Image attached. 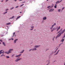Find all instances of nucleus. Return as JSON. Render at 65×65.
I'll use <instances>...</instances> for the list:
<instances>
[{
    "mask_svg": "<svg viewBox=\"0 0 65 65\" xmlns=\"http://www.w3.org/2000/svg\"><path fill=\"white\" fill-rule=\"evenodd\" d=\"M13 49H10L9 51L8 52H5V53L6 54H9V53H11V51H13Z\"/></svg>",
    "mask_w": 65,
    "mask_h": 65,
    "instance_id": "obj_1",
    "label": "nucleus"
},
{
    "mask_svg": "<svg viewBox=\"0 0 65 65\" xmlns=\"http://www.w3.org/2000/svg\"><path fill=\"white\" fill-rule=\"evenodd\" d=\"M62 34V33L61 32L59 33L57 35V36L56 37V39L57 38L59 37H60V36H61V35Z\"/></svg>",
    "mask_w": 65,
    "mask_h": 65,
    "instance_id": "obj_2",
    "label": "nucleus"
},
{
    "mask_svg": "<svg viewBox=\"0 0 65 65\" xmlns=\"http://www.w3.org/2000/svg\"><path fill=\"white\" fill-rule=\"evenodd\" d=\"M4 52L2 50H1L0 51V55H1V54H4Z\"/></svg>",
    "mask_w": 65,
    "mask_h": 65,
    "instance_id": "obj_3",
    "label": "nucleus"
},
{
    "mask_svg": "<svg viewBox=\"0 0 65 65\" xmlns=\"http://www.w3.org/2000/svg\"><path fill=\"white\" fill-rule=\"evenodd\" d=\"M54 9H51L50 10H49V12H52V11H54Z\"/></svg>",
    "mask_w": 65,
    "mask_h": 65,
    "instance_id": "obj_4",
    "label": "nucleus"
},
{
    "mask_svg": "<svg viewBox=\"0 0 65 65\" xmlns=\"http://www.w3.org/2000/svg\"><path fill=\"white\" fill-rule=\"evenodd\" d=\"M61 2V1H58L57 2H56V4H57V3H60Z\"/></svg>",
    "mask_w": 65,
    "mask_h": 65,
    "instance_id": "obj_5",
    "label": "nucleus"
},
{
    "mask_svg": "<svg viewBox=\"0 0 65 65\" xmlns=\"http://www.w3.org/2000/svg\"><path fill=\"white\" fill-rule=\"evenodd\" d=\"M40 46V45H35V47L36 48H37V47H39Z\"/></svg>",
    "mask_w": 65,
    "mask_h": 65,
    "instance_id": "obj_6",
    "label": "nucleus"
},
{
    "mask_svg": "<svg viewBox=\"0 0 65 65\" xmlns=\"http://www.w3.org/2000/svg\"><path fill=\"white\" fill-rule=\"evenodd\" d=\"M17 40H18V39H15V40H14V43H16V41H17Z\"/></svg>",
    "mask_w": 65,
    "mask_h": 65,
    "instance_id": "obj_7",
    "label": "nucleus"
},
{
    "mask_svg": "<svg viewBox=\"0 0 65 65\" xmlns=\"http://www.w3.org/2000/svg\"><path fill=\"white\" fill-rule=\"evenodd\" d=\"M22 54H20L19 55H16L15 56V57H20V56Z\"/></svg>",
    "mask_w": 65,
    "mask_h": 65,
    "instance_id": "obj_8",
    "label": "nucleus"
},
{
    "mask_svg": "<svg viewBox=\"0 0 65 65\" xmlns=\"http://www.w3.org/2000/svg\"><path fill=\"white\" fill-rule=\"evenodd\" d=\"M43 20H46V17H44L43 18Z\"/></svg>",
    "mask_w": 65,
    "mask_h": 65,
    "instance_id": "obj_9",
    "label": "nucleus"
},
{
    "mask_svg": "<svg viewBox=\"0 0 65 65\" xmlns=\"http://www.w3.org/2000/svg\"><path fill=\"white\" fill-rule=\"evenodd\" d=\"M36 48H33L32 49V51H36Z\"/></svg>",
    "mask_w": 65,
    "mask_h": 65,
    "instance_id": "obj_10",
    "label": "nucleus"
},
{
    "mask_svg": "<svg viewBox=\"0 0 65 65\" xmlns=\"http://www.w3.org/2000/svg\"><path fill=\"white\" fill-rule=\"evenodd\" d=\"M59 50H58L57 52V53H56L55 55H57L58 54V53H59Z\"/></svg>",
    "mask_w": 65,
    "mask_h": 65,
    "instance_id": "obj_11",
    "label": "nucleus"
},
{
    "mask_svg": "<svg viewBox=\"0 0 65 65\" xmlns=\"http://www.w3.org/2000/svg\"><path fill=\"white\" fill-rule=\"evenodd\" d=\"M65 29L62 31V32H61V34H63V33L64 32H65Z\"/></svg>",
    "mask_w": 65,
    "mask_h": 65,
    "instance_id": "obj_12",
    "label": "nucleus"
},
{
    "mask_svg": "<svg viewBox=\"0 0 65 65\" xmlns=\"http://www.w3.org/2000/svg\"><path fill=\"white\" fill-rule=\"evenodd\" d=\"M60 29V26H59L58 27V28H57V31H58V30H59V29Z\"/></svg>",
    "mask_w": 65,
    "mask_h": 65,
    "instance_id": "obj_13",
    "label": "nucleus"
},
{
    "mask_svg": "<svg viewBox=\"0 0 65 65\" xmlns=\"http://www.w3.org/2000/svg\"><path fill=\"white\" fill-rule=\"evenodd\" d=\"M3 56H4V57H5V55H4L3 54L1 55V57H2Z\"/></svg>",
    "mask_w": 65,
    "mask_h": 65,
    "instance_id": "obj_14",
    "label": "nucleus"
},
{
    "mask_svg": "<svg viewBox=\"0 0 65 65\" xmlns=\"http://www.w3.org/2000/svg\"><path fill=\"white\" fill-rule=\"evenodd\" d=\"M47 8H51L52 7H51V6H49L47 7Z\"/></svg>",
    "mask_w": 65,
    "mask_h": 65,
    "instance_id": "obj_15",
    "label": "nucleus"
},
{
    "mask_svg": "<svg viewBox=\"0 0 65 65\" xmlns=\"http://www.w3.org/2000/svg\"><path fill=\"white\" fill-rule=\"evenodd\" d=\"M57 5L56 4H55V6H54V7L55 8H57Z\"/></svg>",
    "mask_w": 65,
    "mask_h": 65,
    "instance_id": "obj_16",
    "label": "nucleus"
},
{
    "mask_svg": "<svg viewBox=\"0 0 65 65\" xmlns=\"http://www.w3.org/2000/svg\"><path fill=\"white\" fill-rule=\"evenodd\" d=\"M31 28H33L30 29V30H33V29L34 28V26H33L32 27H31Z\"/></svg>",
    "mask_w": 65,
    "mask_h": 65,
    "instance_id": "obj_17",
    "label": "nucleus"
},
{
    "mask_svg": "<svg viewBox=\"0 0 65 65\" xmlns=\"http://www.w3.org/2000/svg\"><path fill=\"white\" fill-rule=\"evenodd\" d=\"M3 45H4V46H5V45H5V43H4V42H3Z\"/></svg>",
    "mask_w": 65,
    "mask_h": 65,
    "instance_id": "obj_18",
    "label": "nucleus"
},
{
    "mask_svg": "<svg viewBox=\"0 0 65 65\" xmlns=\"http://www.w3.org/2000/svg\"><path fill=\"white\" fill-rule=\"evenodd\" d=\"M20 17H21V16H19L18 17H17V18L16 19V20H17V19H19V18H20Z\"/></svg>",
    "mask_w": 65,
    "mask_h": 65,
    "instance_id": "obj_19",
    "label": "nucleus"
},
{
    "mask_svg": "<svg viewBox=\"0 0 65 65\" xmlns=\"http://www.w3.org/2000/svg\"><path fill=\"white\" fill-rule=\"evenodd\" d=\"M14 16H13L11 18H10L9 19H13V18H14Z\"/></svg>",
    "mask_w": 65,
    "mask_h": 65,
    "instance_id": "obj_20",
    "label": "nucleus"
},
{
    "mask_svg": "<svg viewBox=\"0 0 65 65\" xmlns=\"http://www.w3.org/2000/svg\"><path fill=\"white\" fill-rule=\"evenodd\" d=\"M10 24H11V23H6V25H10Z\"/></svg>",
    "mask_w": 65,
    "mask_h": 65,
    "instance_id": "obj_21",
    "label": "nucleus"
},
{
    "mask_svg": "<svg viewBox=\"0 0 65 65\" xmlns=\"http://www.w3.org/2000/svg\"><path fill=\"white\" fill-rule=\"evenodd\" d=\"M24 52V50H23L22 51L20 52V53H21V54H22V53H23V52Z\"/></svg>",
    "mask_w": 65,
    "mask_h": 65,
    "instance_id": "obj_22",
    "label": "nucleus"
},
{
    "mask_svg": "<svg viewBox=\"0 0 65 65\" xmlns=\"http://www.w3.org/2000/svg\"><path fill=\"white\" fill-rule=\"evenodd\" d=\"M64 39H63L61 41V42H63L64 41Z\"/></svg>",
    "mask_w": 65,
    "mask_h": 65,
    "instance_id": "obj_23",
    "label": "nucleus"
},
{
    "mask_svg": "<svg viewBox=\"0 0 65 65\" xmlns=\"http://www.w3.org/2000/svg\"><path fill=\"white\" fill-rule=\"evenodd\" d=\"M62 28L60 30L59 32H58V33H60L61 32V31H62Z\"/></svg>",
    "mask_w": 65,
    "mask_h": 65,
    "instance_id": "obj_24",
    "label": "nucleus"
},
{
    "mask_svg": "<svg viewBox=\"0 0 65 65\" xmlns=\"http://www.w3.org/2000/svg\"><path fill=\"white\" fill-rule=\"evenodd\" d=\"M6 58H7V59H8V58H9V57L8 56H6Z\"/></svg>",
    "mask_w": 65,
    "mask_h": 65,
    "instance_id": "obj_25",
    "label": "nucleus"
},
{
    "mask_svg": "<svg viewBox=\"0 0 65 65\" xmlns=\"http://www.w3.org/2000/svg\"><path fill=\"white\" fill-rule=\"evenodd\" d=\"M22 60V58H20L19 59H18V61H20V60Z\"/></svg>",
    "mask_w": 65,
    "mask_h": 65,
    "instance_id": "obj_26",
    "label": "nucleus"
},
{
    "mask_svg": "<svg viewBox=\"0 0 65 65\" xmlns=\"http://www.w3.org/2000/svg\"><path fill=\"white\" fill-rule=\"evenodd\" d=\"M54 26V25H52V27L51 28H50L51 29H52V28H53V27Z\"/></svg>",
    "mask_w": 65,
    "mask_h": 65,
    "instance_id": "obj_27",
    "label": "nucleus"
},
{
    "mask_svg": "<svg viewBox=\"0 0 65 65\" xmlns=\"http://www.w3.org/2000/svg\"><path fill=\"white\" fill-rule=\"evenodd\" d=\"M15 32H14L13 34V35L12 36V37H13V36H14V35H15Z\"/></svg>",
    "mask_w": 65,
    "mask_h": 65,
    "instance_id": "obj_28",
    "label": "nucleus"
},
{
    "mask_svg": "<svg viewBox=\"0 0 65 65\" xmlns=\"http://www.w3.org/2000/svg\"><path fill=\"white\" fill-rule=\"evenodd\" d=\"M7 12H6L5 13H4L3 14H6V13H7Z\"/></svg>",
    "mask_w": 65,
    "mask_h": 65,
    "instance_id": "obj_29",
    "label": "nucleus"
},
{
    "mask_svg": "<svg viewBox=\"0 0 65 65\" xmlns=\"http://www.w3.org/2000/svg\"><path fill=\"white\" fill-rule=\"evenodd\" d=\"M18 59H17L15 60V62H18Z\"/></svg>",
    "mask_w": 65,
    "mask_h": 65,
    "instance_id": "obj_30",
    "label": "nucleus"
},
{
    "mask_svg": "<svg viewBox=\"0 0 65 65\" xmlns=\"http://www.w3.org/2000/svg\"><path fill=\"white\" fill-rule=\"evenodd\" d=\"M58 11H59V12H60V11H61V10L60 9H58Z\"/></svg>",
    "mask_w": 65,
    "mask_h": 65,
    "instance_id": "obj_31",
    "label": "nucleus"
},
{
    "mask_svg": "<svg viewBox=\"0 0 65 65\" xmlns=\"http://www.w3.org/2000/svg\"><path fill=\"white\" fill-rule=\"evenodd\" d=\"M56 28H53V30H56Z\"/></svg>",
    "mask_w": 65,
    "mask_h": 65,
    "instance_id": "obj_32",
    "label": "nucleus"
},
{
    "mask_svg": "<svg viewBox=\"0 0 65 65\" xmlns=\"http://www.w3.org/2000/svg\"><path fill=\"white\" fill-rule=\"evenodd\" d=\"M48 62L49 63L48 64H47L46 65H48V64H50V61H49Z\"/></svg>",
    "mask_w": 65,
    "mask_h": 65,
    "instance_id": "obj_33",
    "label": "nucleus"
},
{
    "mask_svg": "<svg viewBox=\"0 0 65 65\" xmlns=\"http://www.w3.org/2000/svg\"><path fill=\"white\" fill-rule=\"evenodd\" d=\"M0 41H1V42H3V41H2V40H0Z\"/></svg>",
    "mask_w": 65,
    "mask_h": 65,
    "instance_id": "obj_34",
    "label": "nucleus"
},
{
    "mask_svg": "<svg viewBox=\"0 0 65 65\" xmlns=\"http://www.w3.org/2000/svg\"><path fill=\"white\" fill-rule=\"evenodd\" d=\"M11 39L12 40H13V38H12V39H10V40H11Z\"/></svg>",
    "mask_w": 65,
    "mask_h": 65,
    "instance_id": "obj_35",
    "label": "nucleus"
},
{
    "mask_svg": "<svg viewBox=\"0 0 65 65\" xmlns=\"http://www.w3.org/2000/svg\"><path fill=\"white\" fill-rule=\"evenodd\" d=\"M14 8V7H12V8L10 9V10H12V9H13Z\"/></svg>",
    "mask_w": 65,
    "mask_h": 65,
    "instance_id": "obj_36",
    "label": "nucleus"
},
{
    "mask_svg": "<svg viewBox=\"0 0 65 65\" xmlns=\"http://www.w3.org/2000/svg\"><path fill=\"white\" fill-rule=\"evenodd\" d=\"M64 8H65V7L62 8V10H63V9H64Z\"/></svg>",
    "mask_w": 65,
    "mask_h": 65,
    "instance_id": "obj_37",
    "label": "nucleus"
},
{
    "mask_svg": "<svg viewBox=\"0 0 65 65\" xmlns=\"http://www.w3.org/2000/svg\"><path fill=\"white\" fill-rule=\"evenodd\" d=\"M24 5V4H22V5H21L20 6L21 7V6H23V5Z\"/></svg>",
    "mask_w": 65,
    "mask_h": 65,
    "instance_id": "obj_38",
    "label": "nucleus"
},
{
    "mask_svg": "<svg viewBox=\"0 0 65 65\" xmlns=\"http://www.w3.org/2000/svg\"><path fill=\"white\" fill-rule=\"evenodd\" d=\"M18 7H19V6H17L15 8H18Z\"/></svg>",
    "mask_w": 65,
    "mask_h": 65,
    "instance_id": "obj_39",
    "label": "nucleus"
},
{
    "mask_svg": "<svg viewBox=\"0 0 65 65\" xmlns=\"http://www.w3.org/2000/svg\"><path fill=\"white\" fill-rule=\"evenodd\" d=\"M57 51V49H56V50L55 51V53H56V51Z\"/></svg>",
    "mask_w": 65,
    "mask_h": 65,
    "instance_id": "obj_40",
    "label": "nucleus"
},
{
    "mask_svg": "<svg viewBox=\"0 0 65 65\" xmlns=\"http://www.w3.org/2000/svg\"><path fill=\"white\" fill-rule=\"evenodd\" d=\"M8 10V9H7L6 10V11H7Z\"/></svg>",
    "mask_w": 65,
    "mask_h": 65,
    "instance_id": "obj_41",
    "label": "nucleus"
},
{
    "mask_svg": "<svg viewBox=\"0 0 65 65\" xmlns=\"http://www.w3.org/2000/svg\"><path fill=\"white\" fill-rule=\"evenodd\" d=\"M32 50V49L30 50H29V52H30V51H31V50Z\"/></svg>",
    "mask_w": 65,
    "mask_h": 65,
    "instance_id": "obj_42",
    "label": "nucleus"
},
{
    "mask_svg": "<svg viewBox=\"0 0 65 65\" xmlns=\"http://www.w3.org/2000/svg\"><path fill=\"white\" fill-rule=\"evenodd\" d=\"M8 0H6V2H7V1H8Z\"/></svg>",
    "mask_w": 65,
    "mask_h": 65,
    "instance_id": "obj_43",
    "label": "nucleus"
},
{
    "mask_svg": "<svg viewBox=\"0 0 65 65\" xmlns=\"http://www.w3.org/2000/svg\"><path fill=\"white\" fill-rule=\"evenodd\" d=\"M53 25H54V26H55V25H56V23H54Z\"/></svg>",
    "mask_w": 65,
    "mask_h": 65,
    "instance_id": "obj_44",
    "label": "nucleus"
},
{
    "mask_svg": "<svg viewBox=\"0 0 65 65\" xmlns=\"http://www.w3.org/2000/svg\"><path fill=\"white\" fill-rule=\"evenodd\" d=\"M49 50V49L47 48V49L46 50V51H47V50Z\"/></svg>",
    "mask_w": 65,
    "mask_h": 65,
    "instance_id": "obj_45",
    "label": "nucleus"
},
{
    "mask_svg": "<svg viewBox=\"0 0 65 65\" xmlns=\"http://www.w3.org/2000/svg\"><path fill=\"white\" fill-rule=\"evenodd\" d=\"M17 0H14V1H15V2H16V1H17Z\"/></svg>",
    "mask_w": 65,
    "mask_h": 65,
    "instance_id": "obj_46",
    "label": "nucleus"
},
{
    "mask_svg": "<svg viewBox=\"0 0 65 65\" xmlns=\"http://www.w3.org/2000/svg\"><path fill=\"white\" fill-rule=\"evenodd\" d=\"M53 29H52L51 30V32H53Z\"/></svg>",
    "mask_w": 65,
    "mask_h": 65,
    "instance_id": "obj_47",
    "label": "nucleus"
},
{
    "mask_svg": "<svg viewBox=\"0 0 65 65\" xmlns=\"http://www.w3.org/2000/svg\"><path fill=\"white\" fill-rule=\"evenodd\" d=\"M19 1H22V0H19Z\"/></svg>",
    "mask_w": 65,
    "mask_h": 65,
    "instance_id": "obj_48",
    "label": "nucleus"
},
{
    "mask_svg": "<svg viewBox=\"0 0 65 65\" xmlns=\"http://www.w3.org/2000/svg\"><path fill=\"white\" fill-rule=\"evenodd\" d=\"M13 56H14V55H12V57H13Z\"/></svg>",
    "mask_w": 65,
    "mask_h": 65,
    "instance_id": "obj_49",
    "label": "nucleus"
},
{
    "mask_svg": "<svg viewBox=\"0 0 65 65\" xmlns=\"http://www.w3.org/2000/svg\"><path fill=\"white\" fill-rule=\"evenodd\" d=\"M65 37V35H64V37L63 38H64V37Z\"/></svg>",
    "mask_w": 65,
    "mask_h": 65,
    "instance_id": "obj_50",
    "label": "nucleus"
},
{
    "mask_svg": "<svg viewBox=\"0 0 65 65\" xmlns=\"http://www.w3.org/2000/svg\"><path fill=\"white\" fill-rule=\"evenodd\" d=\"M61 44H62V43L60 44V45H59V46H60V45H61Z\"/></svg>",
    "mask_w": 65,
    "mask_h": 65,
    "instance_id": "obj_51",
    "label": "nucleus"
},
{
    "mask_svg": "<svg viewBox=\"0 0 65 65\" xmlns=\"http://www.w3.org/2000/svg\"><path fill=\"white\" fill-rule=\"evenodd\" d=\"M22 13V12H20V13Z\"/></svg>",
    "mask_w": 65,
    "mask_h": 65,
    "instance_id": "obj_52",
    "label": "nucleus"
},
{
    "mask_svg": "<svg viewBox=\"0 0 65 65\" xmlns=\"http://www.w3.org/2000/svg\"><path fill=\"white\" fill-rule=\"evenodd\" d=\"M1 44V42H0V44Z\"/></svg>",
    "mask_w": 65,
    "mask_h": 65,
    "instance_id": "obj_53",
    "label": "nucleus"
},
{
    "mask_svg": "<svg viewBox=\"0 0 65 65\" xmlns=\"http://www.w3.org/2000/svg\"><path fill=\"white\" fill-rule=\"evenodd\" d=\"M54 39L53 38V40H54Z\"/></svg>",
    "mask_w": 65,
    "mask_h": 65,
    "instance_id": "obj_54",
    "label": "nucleus"
},
{
    "mask_svg": "<svg viewBox=\"0 0 65 65\" xmlns=\"http://www.w3.org/2000/svg\"><path fill=\"white\" fill-rule=\"evenodd\" d=\"M48 0H47V1H48Z\"/></svg>",
    "mask_w": 65,
    "mask_h": 65,
    "instance_id": "obj_55",
    "label": "nucleus"
},
{
    "mask_svg": "<svg viewBox=\"0 0 65 65\" xmlns=\"http://www.w3.org/2000/svg\"><path fill=\"white\" fill-rule=\"evenodd\" d=\"M3 1H2V2H3Z\"/></svg>",
    "mask_w": 65,
    "mask_h": 65,
    "instance_id": "obj_56",
    "label": "nucleus"
},
{
    "mask_svg": "<svg viewBox=\"0 0 65 65\" xmlns=\"http://www.w3.org/2000/svg\"><path fill=\"white\" fill-rule=\"evenodd\" d=\"M64 65H65V63H64Z\"/></svg>",
    "mask_w": 65,
    "mask_h": 65,
    "instance_id": "obj_57",
    "label": "nucleus"
},
{
    "mask_svg": "<svg viewBox=\"0 0 65 65\" xmlns=\"http://www.w3.org/2000/svg\"><path fill=\"white\" fill-rule=\"evenodd\" d=\"M62 0H61V1H62Z\"/></svg>",
    "mask_w": 65,
    "mask_h": 65,
    "instance_id": "obj_58",
    "label": "nucleus"
},
{
    "mask_svg": "<svg viewBox=\"0 0 65 65\" xmlns=\"http://www.w3.org/2000/svg\"><path fill=\"white\" fill-rule=\"evenodd\" d=\"M57 28H58V27H57Z\"/></svg>",
    "mask_w": 65,
    "mask_h": 65,
    "instance_id": "obj_59",
    "label": "nucleus"
},
{
    "mask_svg": "<svg viewBox=\"0 0 65 65\" xmlns=\"http://www.w3.org/2000/svg\"><path fill=\"white\" fill-rule=\"evenodd\" d=\"M47 10H48V9Z\"/></svg>",
    "mask_w": 65,
    "mask_h": 65,
    "instance_id": "obj_60",
    "label": "nucleus"
}]
</instances>
